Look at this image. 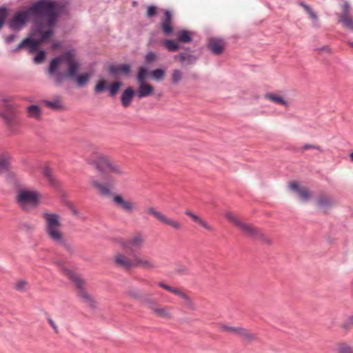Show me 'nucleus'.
Masks as SVG:
<instances>
[{
    "instance_id": "obj_1",
    "label": "nucleus",
    "mask_w": 353,
    "mask_h": 353,
    "mask_svg": "<svg viewBox=\"0 0 353 353\" xmlns=\"http://www.w3.org/2000/svg\"><path fill=\"white\" fill-rule=\"evenodd\" d=\"M30 15L44 17L48 22V30L41 34V41L49 39L52 34V28L56 23L58 17L57 4L54 2L40 0L33 3L26 11L19 12L16 14L10 21L9 26L13 30H19L25 24Z\"/></svg>"
},
{
    "instance_id": "obj_2",
    "label": "nucleus",
    "mask_w": 353,
    "mask_h": 353,
    "mask_svg": "<svg viewBox=\"0 0 353 353\" xmlns=\"http://www.w3.org/2000/svg\"><path fill=\"white\" fill-rule=\"evenodd\" d=\"M86 163L93 166L99 174L104 175H123L125 174V168L112 160L109 156L95 151L85 159Z\"/></svg>"
},
{
    "instance_id": "obj_3",
    "label": "nucleus",
    "mask_w": 353,
    "mask_h": 353,
    "mask_svg": "<svg viewBox=\"0 0 353 353\" xmlns=\"http://www.w3.org/2000/svg\"><path fill=\"white\" fill-rule=\"evenodd\" d=\"M62 63H65L68 66V70L65 74L57 73L55 77V84L59 85L65 78L74 79L77 76L80 68V64L77 61L74 54L69 51L62 57L53 59L49 65L48 72L50 75L56 74L58 68Z\"/></svg>"
},
{
    "instance_id": "obj_4",
    "label": "nucleus",
    "mask_w": 353,
    "mask_h": 353,
    "mask_svg": "<svg viewBox=\"0 0 353 353\" xmlns=\"http://www.w3.org/2000/svg\"><path fill=\"white\" fill-rule=\"evenodd\" d=\"M224 216L234 225L238 227L241 232L246 236L261 241L262 242L271 244V240L262 232L261 230L255 228L251 224H248L241 221L236 215L231 212L224 213Z\"/></svg>"
},
{
    "instance_id": "obj_5",
    "label": "nucleus",
    "mask_w": 353,
    "mask_h": 353,
    "mask_svg": "<svg viewBox=\"0 0 353 353\" xmlns=\"http://www.w3.org/2000/svg\"><path fill=\"white\" fill-rule=\"evenodd\" d=\"M45 219V231L48 237L54 243L63 242V232L61 230L60 216L55 213L43 212Z\"/></svg>"
},
{
    "instance_id": "obj_6",
    "label": "nucleus",
    "mask_w": 353,
    "mask_h": 353,
    "mask_svg": "<svg viewBox=\"0 0 353 353\" xmlns=\"http://www.w3.org/2000/svg\"><path fill=\"white\" fill-rule=\"evenodd\" d=\"M61 268L63 273L66 275L75 285L78 296L81 301L91 308L96 307L95 301L85 290V283L78 275L71 270L63 267L59 261L55 262Z\"/></svg>"
},
{
    "instance_id": "obj_7",
    "label": "nucleus",
    "mask_w": 353,
    "mask_h": 353,
    "mask_svg": "<svg viewBox=\"0 0 353 353\" xmlns=\"http://www.w3.org/2000/svg\"><path fill=\"white\" fill-rule=\"evenodd\" d=\"M16 201L25 211H30L39 203V194L34 190L19 188L17 190Z\"/></svg>"
},
{
    "instance_id": "obj_8",
    "label": "nucleus",
    "mask_w": 353,
    "mask_h": 353,
    "mask_svg": "<svg viewBox=\"0 0 353 353\" xmlns=\"http://www.w3.org/2000/svg\"><path fill=\"white\" fill-rule=\"evenodd\" d=\"M48 30V22H46V23H42L41 25L37 27V34H38V36L39 37V40L35 41L30 39H25L22 42H21L17 48L14 50V51H17L19 49H21L24 47H27L28 48L29 52L32 53L34 52H36L39 49V46L41 42L43 41H41V34H44V32Z\"/></svg>"
},
{
    "instance_id": "obj_9",
    "label": "nucleus",
    "mask_w": 353,
    "mask_h": 353,
    "mask_svg": "<svg viewBox=\"0 0 353 353\" xmlns=\"http://www.w3.org/2000/svg\"><path fill=\"white\" fill-rule=\"evenodd\" d=\"M145 212L150 215L153 216L163 224L171 227L176 231H179L183 228V225L179 221L176 219L167 216L163 213L156 210L152 207L147 208L145 210Z\"/></svg>"
},
{
    "instance_id": "obj_10",
    "label": "nucleus",
    "mask_w": 353,
    "mask_h": 353,
    "mask_svg": "<svg viewBox=\"0 0 353 353\" xmlns=\"http://www.w3.org/2000/svg\"><path fill=\"white\" fill-rule=\"evenodd\" d=\"M92 185L99 195L105 197L112 196L114 187L112 181L94 179L92 181Z\"/></svg>"
},
{
    "instance_id": "obj_11",
    "label": "nucleus",
    "mask_w": 353,
    "mask_h": 353,
    "mask_svg": "<svg viewBox=\"0 0 353 353\" xmlns=\"http://www.w3.org/2000/svg\"><path fill=\"white\" fill-rule=\"evenodd\" d=\"M342 12L339 14V22L345 28L353 30V17L350 15V5L347 1L341 4Z\"/></svg>"
},
{
    "instance_id": "obj_12",
    "label": "nucleus",
    "mask_w": 353,
    "mask_h": 353,
    "mask_svg": "<svg viewBox=\"0 0 353 353\" xmlns=\"http://www.w3.org/2000/svg\"><path fill=\"white\" fill-rule=\"evenodd\" d=\"M112 261L115 267L125 271H129L134 268V257L131 259L121 253H117Z\"/></svg>"
},
{
    "instance_id": "obj_13",
    "label": "nucleus",
    "mask_w": 353,
    "mask_h": 353,
    "mask_svg": "<svg viewBox=\"0 0 353 353\" xmlns=\"http://www.w3.org/2000/svg\"><path fill=\"white\" fill-rule=\"evenodd\" d=\"M288 187L290 190L296 194L303 201H307L312 197V194L309 190L296 181L290 182Z\"/></svg>"
},
{
    "instance_id": "obj_14",
    "label": "nucleus",
    "mask_w": 353,
    "mask_h": 353,
    "mask_svg": "<svg viewBox=\"0 0 353 353\" xmlns=\"http://www.w3.org/2000/svg\"><path fill=\"white\" fill-rule=\"evenodd\" d=\"M172 311V306L163 305L157 303V305L151 312L157 317L165 319H171L173 317Z\"/></svg>"
},
{
    "instance_id": "obj_15",
    "label": "nucleus",
    "mask_w": 353,
    "mask_h": 353,
    "mask_svg": "<svg viewBox=\"0 0 353 353\" xmlns=\"http://www.w3.org/2000/svg\"><path fill=\"white\" fill-rule=\"evenodd\" d=\"M0 108L2 110L1 111L6 115V117H2L6 120L8 123H10L11 117L9 116V114L14 110V105L11 103V98L9 97H3L0 100Z\"/></svg>"
},
{
    "instance_id": "obj_16",
    "label": "nucleus",
    "mask_w": 353,
    "mask_h": 353,
    "mask_svg": "<svg viewBox=\"0 0 353 353\" xmlns=\"http://www.w3.org/2000/svg\"><path fill=\"white\" fill-rule=\"evenodd\" d=\"M140 267L146 270H151L156 268L155 263L149 258L141 257L138 255L134 256V268Z\"/></svg>"
},
{
    "instance_id": "obj_17",
    "label": "nucleus",
    "mask_w": 353,
    "mask_h": 353,
    "mask_svg": "<svg viewBox=\"0 0 353 353\" xmlns=\"http://www.w3.org/2000/svg\"><path fill=\"white\" fill-rule=\"evenodd\" d=\"M138 83L139 87L136 94L139 99L145 98L153 94L154 88L151 84L146 82H140Z\"/></svg>"
},
{
    "instance_id": "obj_18",
    "label": "nucleus",
    "mask_w": 353,
    "mask_h": 353,
    "mask_svg": "<svg viewBox=\"0 0 353 353\" xmlns=\"http://www.w3.org/2000/svg\"><path fill=\"white\" fill-rule=\"evenodd\" d=\"M185 214L187 215L188 216H189L190 218H191L194 223H197L198 225L201 226L205 230L210 231V232L214 231V228L211 225H210L206 221L203 219L199 216L193 213L192 211L185 210Z\"/></svg>"
},
{
    "instance_id": "obj_19",
    "label": "nucleus",
    "mask_w": 353,
    "mask_h": 353,
    "mask_svg": "<svg viewBox=\"0 0 353 353\" xmlns=\"http://www.w3.org/2000/svg\"><path fill=\"white\" fill-rule=\"evenodd\" d=\"M145 241V237L142 234H136L129 239L125 246L130 250L139 249L143 246Z\"/></svg>"
},
{
    "instance_id": "obj_20",
    "label": "nucleus",
    "mask_w": 353,
    "mask_h": 353,
    "mask_svg": "<svg viewBox=\"0 0 353 353\" xmlns=\"http://www.w3.org/2000/svg\"><path fill=\"white\" fill-rule=\"evenodd\" d=\"M235 336H239L241 340L246 342H252L256 339V335L245 327L236 326Z\"/></svg>"
},
{
    "instance_id": "obj_21",
    "label": "nucleus",
    "mask_w": 353,
    "mask_h": 353,
    "mask_svg": "<svg viewBox=\"0 0 353 353\" xmlns=\"http://www.w3.org/2000/svg\"><path fill=\"white\" fill-rule=\"evenodd\" d=\"M113 201L119 208L122 209L125 212L128 213L132 212L134 208L133 204L129 201L124 200L121 196H114Z\"/></svg>"
},
{
    "instance_id": "obj_22",
    "label": "nucleus",
    "mask_w": 353,
    "mask_h": 353,
    "mask_svg": "<svg viewBox=\"0 0 353 353\" xmlns=\"http://www.w3.org/2000/svg\"><path fill=\"white\" fill-rule=\"evenodd\" d=\"M161 23L164 34L168 35L172 33V14L169 10L165 11V16L162 19Z\"/></svg>"
},
{
    "instance_id": "obj_23",
    "label": "nucleus",
    "mask_w": 353,
    "mask_h": 353,
    "mask_svg": "<svg viewBox=\"0 0 353 353\" xmlns=\"http://www.w3.org/2000/svg\"><path fill=\"white\" fill-rule=\"evenodd\" d=\"M265 98L276 104L282 105L284 107H288L289 103L285 100L282 95L276 93H267Z\"/></svg>"
},
{
    "instance_id": "obj_24",
    "label": "nucleus",
    "mask_w": 353,
    "mask_h": 353,
    "mask_svg": "<svg viewBox=\"0 0 353 353\" xmlns=\"http://www.w3.org/2000/svg\"><path fill=\"white\" fill-rule=\"evenodd\" d=\"M134 94V90L131 87L128 88L123 92L121 101L123 107H128L130 105Z\"/></svg>"
},
{
    "instance_id": "obj_25",
    "label": "nucleus",
    "mask_w": 353,
    "mask_h": 353,
    "mask_svg": "<svg viewBox=\"0 0 353 353\" xmlns=\"http://www.w3.org/2000/svg\"><path fill=\"white\" fill-rule=\"evenodd\" d=\"M224 47L223 41L221 39H211L209 41V48L211 51L216 54H219L222 52Z\"/></svg>"
},
{
    "instance_id": "obj_26",
    "label": "nucleus",
    "mask_w": 353,
    "mask_h": 353,
    "mask_svg": "<svg viewBox=\"0 0 353 353\" xmlns=\"http://www.w3.org/2000/svg\"><path fill=\"white\" fill-rule=\"evenodd\" d=\"M11 158L3 154L0 155V174H4L11 169Z\"/></svg>"
},
{
    "instance_id": "obj_27",
    "label": "nucleus",
    "mask_w": 353,
    "mask_h": 353,
    "mask_svg": "<svg viewBox=\"0 0 353 353\" xmlns=\"http://www.w3.org/2000/svg\"><path fill=\"white\" fill-rule=\"evenodd\" d=\"M28 117L36 120L41 119V110L38 105H31L26 109Z\"/></svg>"
},
{
    "instance_id": "obj_28",
    "label": "nucleus",
    "mask_w": 353,
    "mask_h": 353,
    "mask_svg": "<svg viewBox=\"0 0 353 353\" xmlns=\"http://www.w3.org/2000/svg\"><path fill=\"white\" fill-rule=\"evenodd\" d=\"M130 71V67L128 64H122L119 65H112L110 67V72L112 74H128Z\"/></svg>"
},
{
    "instance_id": "obj_29",
    "label": "nucleus",
    "mask_w": 353,
    "mask_h": 353,
    "mask_svg": "<svg viewBox=\"0 0 353 353\" xmlns=\"http://www.w3.org/2000/svg\"><path fill=\"white\" fill-rule=\"evenodd\" d=\"M174 59H178L181 63L192 64L196 61V57L193 55L181 52L178 55L174 56Z\"/></svg>"
},
{
    "instance_id": "obj_30",
    "label": "nucleus",
    "mask_w": 353,
    "mask_h": 353,
    "mask_svg": "<svg viewBox=\"0 0 353 353\" xmlns=\"http://www.w3.org/2000/svg\"><path fill=\"white\" fill-rule=\"evenodd\" d=\"M177 296H179L180 298H181L183 300L184 304L188 309L191 310H196L194 303L193 302L192 299L185 292L180 290L179 294H177Z\"/></svg>"
},
{
    "instance_id": "obj_31",
    "label": "nucleus",
    "mask_w": 353,
    "mask_h": 353,
    "mask_svg": "<svg viewBox=\"0 0 353 353\" xmlns=\"http://www.w3.org/2000/svg\"><path fill=\"white\" fill-rule=\"evenodd\" d=\"M91 76V73L85 72L77 75L74 79H75L78 86L83 87L89 82Z\"/></svg>"
},
{
    "instance_id": "obj_32",
    "label": "nucleus",
    "mask_w": 353,
    "mask_h": 353,
    "mask_svg": "<svg viewBox=\"0 0 353 353\" xmlns=\"http://www.w3.org/2000/svg\"><path fill=\"white\" fill-rule=\"evenodd\" d=\"M217 327L219 330L220 332L231 334L234 335L236 330V326H232L229 324L223 323H217Z\"/></svg>"
},
{
    "instance_id": "obj_33",
    "label": "nucleus",
    "mask_w": 353,
    "mask_h": 353,
    "mask_svg": "<svg viewBox=\"0 0 353 353\" xmlns=\"http://www.w3.org/2000/svg\"><path fill=\"white\" fill-rule=\"evenodd\" d=\"M178 40L182 43H190L192 41V34L188 30H181L178 33Z\"/></svg>"
},
{
    "instance_id": "obj_34",
    "label": "nucleus",
    "mask_w": 353,
    "mask_h": 353,
    "mask_svg": "<svg viewBox=\"0 0 353 353\" xmlns=\"http://www.w3.org/2000/svg\"><path fill=\"white\" fill-rule=\"evenodd\" d=\"M163 45L169 52H176L179 48V46L176 41L170 39L164 40L163 41Z\"/></svg>"
},
{
    "instance_id": "obj_35",
    "label": "nucleus",
    "mask_w": 353,
    "mask_h": 353,
    "mask_svg": "<svg viewBox=\"0 0 353 353\" xmlns=\"http://www.w3.org/2000/svg\"><path fill=\"white\" fill-rule=\"evenodd\" d=\"M317 203L321 208H326L332 205V200L327 196H320L318 198Z\"/></svg>"
},
{
    "instance_id": "obj_36",
    "label": "nucleus",
    "mask_w": 353,
    "mask_h": 353,
    "mask_svg": "<svg viewBox=\"0 0 353 353\" xmlns=\"http://www.w3.org/2000/svg\"><path fill=\"white\" fill-rule=\"evenodd\" d=\"M336 351L338 353H353V346L346 343H341L338 345Z\"/></svg>"
},
{
    "instance_id": "obj_37",
    "label": "nucleus",
    "mask_w": 353,
    "mask_h": 353,
    "mask_svg": "<svg viewBox=\"0 0 353 353\" xmlns=\"http://www.w3.org/2000/svg\"><path fill=\"white\" fill-rule=\"evenodd\" d=\"M41 174L45 176H50L54 174V168L47 163H44L41 165Z\"/></svg>"
},
{
    "instance_id": "obj_38",
    "label": "nucleus",
    "mask_w": 353,
    "mask_h": 353,
    "mask_svg": "<svg viewBox=\"0 0 353 353\" xmlns=\"http://www.w3.org/2000/svg\"><path fill=\"white\" fill-rule=\"evenodd\" d=\"M148 74V69L145 67H141L139 68V72H138L137 77L138 83L145 82V79L147 78Z\"/></svg>"
},
{
    "instance_id": "obj_39",
    "label": "nucleus",
    "mask_w": 353,
    "mask_h": 353,
    "mask_svg": "<svg viewBox=\"0 0 353 353\" xmlns=\"http://www.w3.org/2000/svg\"><path fill=\"white\" fill-rule=\"evenodd\" d=\"M122 83L121 81H114V83H112L109 87H108V90H109V92H110V95L111 97H114L120 87L121 86Z\"/></svg>"
},
{
    "instance_id": "obj_40",
    "label": "nucleus",
    "mask_w": 353,
    "mask_h": 353,
    "mask_svg": "<svg viewBox=\"0 0 353 353\" xmlns=\"http://www.w3.org/2000/svg\"><path fill=\"white\" fill-rule=\"evenodd\" d=\"M152 78L157 81H161L165 76V71L163 69H156L151 72Z\"/></svg>"
},
{
    "instance_id": "obj_41",
    "label": "nucleus",
    "mask_w": 353,
    "mask_h": 353,
    "mask_svg": "<svg viewBox=\"0 0 353 353\" xmlns=\"http://www.w3.org/2000/svg\"><path fill=\"white\" fill-rule=\"evenodd\" d=\"M142 303L152 312L155 306L157 305V302L150 298H144L142 300Z\"/></svg>"
},
{
    "instance_id": "obj_42",
    "label": "nucleus",
    "mask_w": 353,
    "mask_h": 353,
    "mask_svg": "<svg viewBox=\"0 0 353 353\" xmlns=\"http://www.w3.org/2000/svg\"><path fill=\"white\" fill-rule=\"evenodd\" d=\"M183 77V73L181 70L175 69L172 71V79L174 83L179 82Z\"/></svg>"
},
{
    "instance_id": "obj_43",
    "label": "nucleus",
    "mask_w": 353,
    "mask_h": 353,
    "mask_svg": "<svg viewBox=\"0 0 353 353\" xmlns=\"http://www.w3.org/2000/svg\"><path fill=\"white\" fill-rule=\"evenodd\" d=\"M158 285L160 288H162L166 290L167 291L173 293L175 295H177L179 294V291H180L179 289H178L176 288L171 287V286L168 285H166V284H165L164 283H162V282L159 283Z\"/></svg>"
},
{
    "instance_id": "obj_44",
    "label": "nucleus",
    "mask_w": 353,
    "mask_h": 353,
    "mask_svg": "<svg viewBox=\"0 0 353 353\" xmlns=\"http://www.w3.org/2000/svg\"><path fill=\"white\" fill-rule=\"evenodd\" d=\"M46 104L48 107L54 110H58L62 107L61 103L59 100L46 101Z\"/></svg>"
},
{
    "instance_id": "obj_45",
    "label": "nucleus",
    "mask_w": 353,
    "mask_h": 353,
    "mask_svg": "<svg viewBox=\"0 0 353 353\" xmlns=\"http://www.w3.org/2000/svg\"><path fill=\"white\" fill-rule=\"evenodd\" d=\"M106 86H107L106 81L103 79H101L95 85L94 91H95V92H98V93L102 92L103 91H104Z\"/></svg>"
},
{
    "instance_id": "obj_46",
    "label": "nucleus",
    "mask_w": 353,
    "mask_h": 353,
    "mask_svg": "<svg viewBox=\"0 0 353 353\" xmlns=\"http://www.w3.org/2000/svg\"><path fill=\"white\" fill-rule=\"evenodd\" d=\"M299 5L304 8V9L307 11L311 19L315 21L317 20V15L313 12V10L310 8V6H308L303 2H300Z\"/></svg>"
},
{
    "instance_id": "obj_47",
    "label": "nucleus",
    "mask_w": 353,
    "mask_h": 353,
    "mask_svg": "<svg viewBox=\"0 0 353 353\" xmlns=\"http://www.w3.org/2000/svg\"><path fill=\"white\" fill-rule=\"evenodd\" d=\"M8 15V10L6 8H0V30L3 27Z\"/></svg>"
},
{
    "instance_id": "obj_48",
    "label": "nucleus",
    "mask_w": 353,
    "mask_h": 353,
    "mask_svg": "<svg viewBox=\"0 0 353 353\" xmlns=\"http://www.w3.org/2000/svg\"><path fill=\"white\" fill-rule=\"evenodd\" d=\"M46 57V52L43 50H40L37 52V55L34 58V62L37 64L43 62Z\"/></svg>"
},
{
    "instance_id": "obj_49",
    "label": "nucleus",
    "mask_w": 353,
    "mask_h": 353,
    "mask_svg": "<svg viewBox=\"0 0 353 353\" xmlns=\"http://www.w3.org/2000/svg\"><path fill=\"white\" fill-rule=\"evenodd\" d=\"M175 272L181 275H187L190 274L188 268L185 265H179Z\"/></svg>"
},
{
    "instance_id": "obj_50",
    "label": "nucleus",
    "mask_w": 353,
    "mask_h": 353,
    "mask_svg": "<svg viewBox=\"0 0 353 353\" xmlns=\"http://www.w3.org/2000/svg\"><path fill=\"white\" fill-rule=\"evenodd\" d=\"M156 59H157V54H156V53H154L153 52H148L145 57V61L148 63L154 61V60H156Z\"/></svg>"
},
{
    "instance_id": "obj_51",
    "label": "nucleus",
    "mask_w": 353,
    "mask_h": 353,
    "mask_svg": "<svg viewBox=\"0 0 353 353\" xmlns=\"http://www.w3.org/2000/svg\"><path fill=\"white\" fill-rule=\"evenodd\" d=\"M27 285V282L25 280H21L15 283V288L19 291L25 290V288Z\"/></svg>"
},
{
    "instance_id": "obj_52",
    "label": "nucleus",
    "mask_w": 353,
    "mask_h": 353,
    "mask_svg": "<svg viewBox=\"0 0 353 353\" xmlns=\"http://www.w3.org/2000/svg\"><path fill=\"white\" fill-rule=\"evenodd\" d=\"M157 8L154 6H150L147 9V17H152L157 14Z\"/></svg>"
},
{
    "instance_id": "obj_53",
    "label": "nucleus",
    "mask_w": 353,
    "mask_h": 353,
    "mask_svg": "<svg viewBox=\"0 0 353 353\" xmlns=\"http://www.w3.org/2000/svg\"><path fill=\"white\" fill-rule=\"evenodd\" d=\"M352 326H353V315L350 316L347 318L346 321L343 323L342 327L347 330V329L351 327Z\"/></svg>"
},
{
    "instance_id": "obj_54",
    "label": "nucleus",
    "mask_w": 353,
    "mask_h": 353,
    "mask_svg": "<svg viewBox=\"0 0 353 353\" xmlns=\"http://www.w3.org/2000/svg\"><path fill=\"white\" fill-rule=\"evenodd\" d=\"M48 183L52 187H53L55 189H58L59 188V184L58 181L57 180V178H48Z\"/></svg>"
},
{
    "instance_id": "obj_55",
    "label": "nucleus",
    "mask_w": 353,
    "mask_h": 353,
    "mask_svg": "<svg viewBox=\"0 0 353 353\" xmlns=\"http://www.w3.org/2000/svg\"><path fill=\"white\" fill-rule=\"evenodd\" d=\"M57 243V244H59V245H61L62 246H63V247L65 248V249L66 250H68V252H72V245H70V244H68V243L66 242V241H65V239L64 236L63 237V242H61V243Z\"/></svg>"
},
{
    "instance_id": "obj_56",
    "label": "nucleus",
    "mask_w": 353,
    "mask_h": 353,
    "mask_svg": "<svg viewBox=\"0 0 353 353\" xmlns=\"http://www.w3.org/2000/svg\"><path fill=\"white\" fill-rule=\"evenodd\" d=\"M301 149H302V150H309V149H316L319 151H322L321 147H319L318 145H310V144H305L304 145H303Z\"/></svg>"
},
{
    "instance_id": "obj_57",
    "label": "nucleus",
    "mask_w": 353,
    "mask_h": 353,
    "mask_svg": "<svg viewBox=\"0 0 353 353\" xmlns=\"http://www.w3.org/2000/svg\"><path fill=\"white\" fill-rule=\"evenodd\" d=\"M48 321L50 323V325L52 326V327L53 328L54 332L56 333H58L59 332V329H58V327L57 326V325L55 324V323L54 322V321L50 317H48Z\"/></svg>"
},
{
    "instance_id": "obj_58",
    "label": "nucleus",
    "mask_w": 353,
    "mask_h": 353,
    "mask_svg": "<svg viewBox=\"0 0 353 353\" xmlns=\"http://www.w3.org/2000/svg\"><path fill=\"white\" fill-rule=\"evenodd\" d=\"M15 36L14 34L9 35L6 37V41L7 43L12 42L14 39Z\"/></svg>"
},
{
    "instance_id": "obj_59",
    "label": "nucleus",
    "mask_w": 353,
    "mask_h": 353,
    "mask_svg": "<svg viewBox=\"0 0 353 353\" xmlns=\"http://www.w3.org/2000/svg\"><path fill=\"white\" fill-rule=\"evenodd\" d=\"M319 50L323 51L326 53H330V49L327 46H324L323 48H319Z\"/></svg>"
},
{
    "instance_id": "obj_60",
    "label": "nucleus",
    "mask_w": 353,
    "mask_h": 353,
    "mask_svg": "<svg viewBox=\"0 0 353 353\" xmlns=\"http://www.w3.org/2000/svg\"><path fill=\"white\" fill-rule=\"evenodd\" d=\"M349 158H350V161L353 163V152L350 154Z\"/></svg>"
},
{
    "instance_id": "obj_61",
    "label": "nucleus",
    "mask_w": 353,
    "mask_h": 353,
    "mask_svg": "<svg viewBox=\"0 0 353 353\" xmlns=\"http://www.w3.org/2000/svg\"><path fill=\"white\" fill-rule=\"evenodd\" d=\"M57 43H54V48H57Z\"/></svg>"
},
{
    "instance_id": "obj_62",
    "label": "nucleus",
    "mask_w": 353,
    "mask_h": 353,
    "mask_svg": "<svg viewBox=\"0 0 353 353\" xmlns=\"http://www.w3.org/2000/svg\"><path fill=\"white\" fill-rule=\"evenodd\" d=\"M349 44L353 47V43H349Z\"/></svg>"
}]
</instances>
